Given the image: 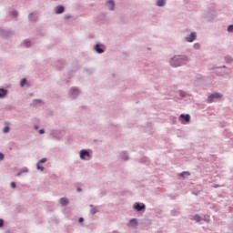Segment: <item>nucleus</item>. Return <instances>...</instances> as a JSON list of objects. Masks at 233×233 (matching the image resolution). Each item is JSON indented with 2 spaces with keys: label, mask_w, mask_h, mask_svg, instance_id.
Wrapping results in <instances>:
<instances>
[{
  "label": "nucleus",
  "mask_w": 233,
  "mask_h": 233,
  "mask_svg": "<svg viewBox=\"0 0 233 233\" xmlns=\"http://www.w3.org/2000/svg\"><path fill=\"white\" fill-rule=\"evenodd\" d=\"M196 37H197L196 33H191V34L189 35V36H187L186 39H187V41L188 43H192L193 41L196 40Z\"/></svg>",
  "instance_id": "423d86ee"
},
{
  "label": "nucleus",
  "mask_w": 233,
  "mask_h": 233,
  "mask_svg": "<svg viewBox=\"0 0 233 233\" xmlns=\"http://www.w3.org/2000/svg\"><path fill=\"white\" fill-rule=\"evenodd\" d=\"M25 85H26V79L25 78H23L20 82V86H25Z\"/></svg>",
  "instance_id": "2eb2a0df"
},
{
  "label": "nucleus",
  "mask_w": 233,
  "mask_h": 233,
  "mask_svg": "<svg viewBox=\"0 0 233 233\" xmlns=\"http://www.w3.org/2000/svg\"><path fill=\"white\" fill-rule=\"evenodd\" d=\"M129 227H137V220H136V218H132L129 222Z\"/></svg>",
  "instance_id": "9d476101"
},
{
  "label": "nucleus",
  "mask_w": 233,
  "mask_h": 233,
  "mask_svg": "<svg viewBox=\"0 0 233 233\" xmlns=\"http://www.w3.org/2000/svg\"><path fill=\"white\" fill-rule=\"evenodd\" d=\"M188 58L186 56H177L171 58L170 65L171 66H181L182 65H187Z\"/></svg>",
  "instance_id": "f257e3e1"
},
{
  "label": "nucleus",
  "mask_w": 233,
  "mask_h": 233,
  "mask_svg": "<svg viewBox=\"0 0 233 233\" xmlns=\"http://www.w3.org/2000/svg\"><path fill=\"white\" fill-rule=\"evenodd\" d=\"M3 132L5 134H8V132H10V127H5L4 129H3Z\"/></svg>",
  "instance_id": "4468645a"
},
{
  "label": "nucleus",
  "mask_w": 233,
  "mask_h": 233,
  "mask_svg": "<svg viewBox=\"0 0 233 233\" xmlns=\"http://www.w3.org/2000/svg\"><path fill=\"white\" fill-rule=\"evenodd\" d=\"M63 12H65V6L60 5V6H57V7L56 8V14H63Z\"/></svg>",
  "instance_id": "6e6552de"
},
{
  "label": "nucleus",
  "mask_w": 233,
  "mask_h": 233,
  "mask_svg": "<svg viewBox=\"0 0 233 233\" xmlns=\"http://www.w3.org/2000/svg\"><path fill=\"white\" fill-rule=\"evenodd\" d=\"M8 94V91L6 89H0V97H5Z\"/></svg>",
  "instance_id": "9b49d317"
},
{
  "label": "nucleus",
  "mask_w": 233,
  "mask_h": 233,
  "mask_svg": "<svg viewBox=\"0 0 233 233\" xmlns=\"http://www.w3.org/2000/svg\"><path fill=\"white\" fill-rule=\"evenodd\" d=\"M38 163H46V158H42Z\"/></svg>",
  "instance_id": "aec40b11"
},
{
  "label": "nucleus",
  "mask_w": 233,
  "mask_h": 233,
  "mask_svg": "<svg viewBox=\"0 0 233 233\" xmlns=\"http://www.w3.org/2000/svg\"><path fill=\"white\" fill-rule=\"evenodd\" d=\"M45 132V129H40L39 134H43Z\"/></svg>",
  "instance_id": "cd10ccee"
},
{
  "label": "nucleus",
  "mask_w": 233,
  "mask_h": 233,
  "mask_svg": "<svg viewBox=\"0 0 233 233\" xmlns=\"http://www.w3.org/2000/svg\"><path fill=\"white\" fill-rule=\"evenodd\" d=\"M36 168H37V170H41V171L45 170V167H41V165H39V163L36 165Z\"/></svg>",
  "instance_id": "f3484780"
},
{
  "label": "nucleus",
  "mask_w": 233,
  "mask_h": 233,
  "mask_svg": "<svg viewBox=\"0 0 233 233\" xmlns=\"http://www.w3.org/2000/svg\"><path fill=\"white\" fill-rule=\"evenodd\" d=\"M228 32H233V25H228Z\"/></svg>",
  "instance_id": "6ab92c4d"
},
{
  "label": "nucleus",
  "mask_w": 233,
  "mask_h": 233,
  "mask_svg": "<svg viewBox=\"0 0 233 233\" xmlns=\"http://www.w3.org/2000/svg\"><path fill=\"white\" fill-rule=\"evenodd\" d=\"M60 203H61L62 207H66V205H68V203H70V201L66 198H62L60 199Z\"/></svg>",
  "instance_id": "0eeeda50"
},
{
  "label": "nucleus",
  "mask_w": 233,
  "mask_h": 233,
  "mask_svg": "<svg viewBox=\"0 0 233 233\" xmlns=\"http://www.w3.org/2000/svg\"><path fill=\"white\" fill-rule=\"evenodd\" d=\"M25 46H30V42L25 41Z\"/></svg>",
  "instance_id": "b1692460"
},
{
  "label": "nucleus",
  "mask_w": 233,
  "mask_h": 233,
  "mask_svg": "<svg viewBox=\"0 0 233 233\" xmlns=\"http://www.w3.org/2000/svg\"><path fill=\"white\" fill-rule=\"evenodd\" d=\"M157 5L158 6H165L167 5V1H165V0H157Z\"/></svg>",
  "instance_id": "f8f14e48"
},
{
  "label": "nucleus",
  "mask_w": 233,
  "mask_h": 233,
  "mask_svg": "<svg viewBox=\"0 0 233 233\" xmlns=\"http://www.w3.org/2000/svg\"><path fill=\"white\" fill-rule=\"evenodd\" d=\"M5 225V221L3 219H0V227H3Z\"/></svg>",
  "instance_id": "412c9836"
},
{
  "label": "nucleus",
  "mask_w": 233,
  "mask_h": 233,
  "mask_svg": "<svg viewBox=\"0 0 233 233\" xmlns=\"http://www.w3.org/2000/svg\"><path fill=\"white\" fill-rule=\"evenodd\" d=\"M179 121L185 125V123H190V115H180Z\"/></svg>",
  "instance_id": "7ed1b4c3"
},
{
  "label": "nucleus",
  "mask_w": 233,
  "mask_h": 233,
  "mask_svg": "<svg viewBox=\"0 0 233 233\" xmlns=\"http://www.w3.org/2000/svg\"><path fill=\"white\" fill-rule=\"evenodd\" d=\"M78 221H79V223H83V221H85V219L83 218H80Z\"/></svg>",
  "instance_id": "393cba45"
},
{
  "label": "nucleus",
  "mask_w": 233,
  "mask_h": 233,
  "mask_svg": "<svg viewBox=\"0 0 233 233\" xmlns=\"http://www.w3.org/2000/svg\"><path fill=\"white\" fill-rule=\"evenodd\" d=\"M180 96H181L182 97H185V92L180 91Z\"/></svg>",
  "instance_id": "a878e982"
},
{
  "label": "nucleus",
  "mask_w": 233,
  "mask_h": 233,
  "mask_svg": "<svg viewBox=\"0 0 233 233\" xmlns=\"http://www.w3.org/2000/svg\"><path fill=\"white\" fill-rule=\"evenodd\" d=\"M1 159H5V155H3V153H0V160Z\"/></svg>",
  "instance_id": "4be33fe9"
},
{
  "label": "nucleus",
  "mask_w": 233,
  "mask_h": 233,
  "mask_svg": "<svg viewBox=\"0 0 233 233\" xmlns=\"http://www.w3.org/2000/svg\"><path fill=\"white\" fill-rule=\"evenodd\" d=\"M11 187L15 188V182L11 183Z\"/></svg>",
  "instance_id": "5701e85b"
},
{
  "label": "nucleus",
  "mask_w": 233,
  "mask_h": 233,
  "mask_svg": "<svg viewBox=\"0 0 233 233\" xmlns=\"http://www.w3.org/2000/svg\"><path fill=\"white\" fill-rule=\"evenodd\" d=\"M34 15V14H30L29 15V19H32V16Z\"/></svg>",
  "instance_id": "c756f323"
},
{
  "label": "nucleus",
  "mask_w": 233,
  "mask_h": 233,
  "mask_svg": "<svg viewBox=\"0 0 233 233\" xmlns=\"http://www.w3.org/2000/svg\"><path fill=\"white\" fill-rule=\"evenodd\" d=\"M95 50H96L98 54H103L104 52L103 49L99 47V45H96Z\"/></svg>",
  "instance_id": "ddd939ff"
},
{
  "label": "nucleus",
  "mask_w": 233,
  "mask_h": 233,
  "mask_svg": "<svg viewBox=\"0 0 233 233\" xmlns=\"http://www.w3.org/2000/svg\"><path fill=\"white\" fill-rule=\"evenodd\" d=\"M80 159H90V153L85 149L81 150Z\"/></svg>",
  "instance_id": "20e7f679"
},
{
  "label": "nucleus",
  "mask_w": 233,
  "mask_h": 233,
  "mask_svg": "<svg viewBox=\"0 0 233 233\" xmlns=\"http://www.w3.org/2000/svg\"><path fill=\"white\" fill-rule=\"evenodd\" d=\"M77 192H81V188L78 187V188H77Z\"/></svg>",
  "instance_id": "2f4dec72"
},
{
  "label": "nucleus",
  "mask_w": 233,
  "mask_h": 233,
  "mask_svg": "<svg viewBox=\"0 0 233 233\" xmlns=\"http://www.w3.org/2000/svg\"><path fill=\"white\" fill-rule=\"evenodd\" d=\"M66 19H70V16H68V15H66Z\"/></svg>",
  "instance_id": "7c9ffc66"
},
{
  "label": "nucleus",
  "mask_w": 233,
  "mask_h": 233,
  "mask_svg": "<svg viewBox=\"0 0 233 233\" xmlns=\"http://www.w3.org/2000/svg\"><path fill=\"white\" fill-rule=\"evenodd\" d=\"M228 63H232V58H228Z\"/></svg>",
  "instance_id": "c85d7f7f"
},
{
  "label": "nucleus",
  "mask_w": 233,
  "mask_h": 233,
  "mask_svg": "<svg viewBox=\"0 0 233 233\" xmlns=\"http://www.w3.org/2000/svg\"><path fill=\"white\" fill-rule=\"evenodd\" d=\"M194 46L195 48H199V44H195Z\"/></svg>",
  "instance_id": "bb28decb"
},
{
  "label": "nucleus",
  "mask_w": 233,
  "mask_h": 233,
  "mask_svg": "<svg viewBox=\"0 0 233 233\" xmlns=\"http://www.w3.org/2000/svg\"><path fill=\"white\" fill-rule=\"evenodd\" d=\"M222 96L219 93L212 94L208 98V103H213L216 99H221Z\"/></svg>",
  "instance_id": "f03ea898"
},
{
  "label": "nucleus",
  "mask_w": 233,
  "mask_h": 233,
  "mask_svg": "<svg viewBox=\"0 0 233 233\" xmlns=\"http://www.w3.org/2000/svg\"><path fill=\"white\" fill-rule=\"evenodd\" d=\"M180 176H181L182 177H185V176H190V173H188V172H183V173L180 174Z\"/></svg>",
  "instance_id": "a211bd4d"
},
{
  "label": "nucleus",
  "mask_w": 233,
  "mask_h": 233,
  "mask_svg": "<svg viewBox=\"0 0 233 233\" xmlns=\"http://www.w3.org/2000/svg\"><path fill=\"white\" fill-rule=\"evenodd\" d=\"M106 5H107L109 10H114L115 4H114L113 0L107 1Z\"/></svg>",
  "instance_id": "1a4fd4ad"
},
{
  "label": "nucleus",
  "mask_w": 233,
  "mask_h": 233,
  "mask_svg": "<svg viewBox=\"0 0 233 233\" xmlns=\"http://www.w3.org/2000/svg\"><path fill=\"white\" fill-rule=\"evenodd\" d=\"M35 128H36V129L38 128L37 126L35 127Z\"/></svg>",
  "instance_id": "473e14b6"
},
{
  "label": "nucleus",
  "mask_w": 233,
  "mask_h": 233,
  "mask_svg": "<svg viewBox=\"0 0 233 233\" xmlns=\"http://www.w3.org/2000/svg\"><path fill=\"white\" fill-rule=\"evenodd\" d=\"M194 219H195V221L199 222V221H201V217H199L198 215H196L194 217Z\"/></svg>",
  "instance_id": "dca6fc26"
},
{
  "label": "nucleus",
  "mask_w": 233,
  "mask_h": 233,
  "mask_svg": "<svg viewBox=\"0 0 233 233\" xmlns=\"http://www.w3.org/2000/svg\"><path fill=\"white\" fill-rule=\"evenodd\" d=\"M133 208L137 210V212H141V210H145L146 206L145 204L140 205L139 203H135L133 206Z\"/></svg>",
  "instance_id": "39448f33"
}]
</instances>
